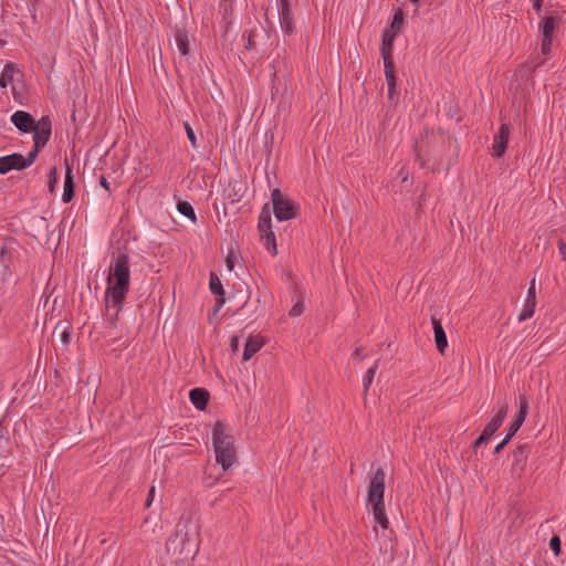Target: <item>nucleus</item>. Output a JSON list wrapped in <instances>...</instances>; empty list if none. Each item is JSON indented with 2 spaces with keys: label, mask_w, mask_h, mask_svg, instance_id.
<instances>
[{
  "label": "nucleus",
  "mask_w": 566,
  "mask_h": 566,
  "mask_svg": "<svg viewBox=\"0 0 566 566\" xmlns=\"http://www.w3.org/2000/svg\"><path fill=\"white\" fill-rule=\"evenodd\" d=\"M130 284V269L128 254L119 252L113 256L107 269L105 300L106 310L114 311L117 316L126 298Z\"/></svg>",
  "instance_id": "nucleus-1"
},
{
  "label": "nucleus",
  "mask_w": 566,
  "mask_h": 566,
  "mask_svg": "<svg viewBox=\"0 0 566 566\" xmlns=\"http://www.w3.org/2000/svg\"><path fill=\"white\" fill-rule=\"evenodd\" d=\"M212 446L216 461L227 471L238 463V452L234 446V438L229 428L217 422L212 429Z\"/></svg>",
  "instance_id": "nucleus-2"
},
{
  "label": "nucleus",
  "mask_w": 566,
  "mask_h": 566,
  "mask_svg": "<svg viewBox=\"0 0 566 566\" xmlns=\"http://www.w3.org/2000/svg\"><path fill=\"white\" fill-rule=\"evenodd\" d=\"M385 476L386 474L382 469H377L373 472L369 479L367 497V505L370 506L374 521L382 530H386L389 523L384 505Z\"/></svg>",
  "instance_id": "nucleus-3"
},
{
  "label": "nucleus",
  "mask_w": 566,
  "mask_h": 566,
  "mask_svg": "<svg viewBox=\"0 0 566 566\" xmlns=\"http://www.w3.org/2000/svg\"><path fill=\"white\" fill-rule=\"evenodd\" d=\"M36 159V150H30L27 156L18 153H13L7 156L0 157V175L15 169L22 170L30 167Z\"/></svg>",
  "instance_id": "nucleus-4"
},
{
  "label": "nucleus",
  "mask_w": 566,
  "mask_h": 566,
  "mask_svg": "<svg viewBox=\"0 0 566 566\" xmlns=\"http://www.w3.org/2000/svg\"><path fill=\"white\" fill-rule=\"evenodd\" d=\"M272 203L274 216L279 221H286L296 216V207L294 202L277 189L272 191Z\"/></svg>",
  "instance_id": "nucleus-5"
},
{
  "label": "nucleus",
  "mask_w": 566,
  "mask_h": 566,
  "mask_svg": "<svg viewBox=\"0 0 566 566\" xmlns=\"http://www.w3.org/2000/svg\"><path fill=\"white\" fill-rule=\"evenodd\" d=\"M20 75L19 67L12 63H7L0 73V88L6 90L11 86V92L14 101L22 104L24 96L20 93L14 84L15 80Z\"/></svg>",
  "instance_id": "nucleus-6"
},
{
  "label": "nucleus",
  "mask_w": 566,
  "mask_h": 566,
  "mask_svg": "<svg viewBox=\"0 0 566 566\" xmlns=\"http://www.w3.org/2000/svg\"><path fill=\"white\" fill-rule=\"evenodd\" d=\"M272 220L269 214V212L262 211V213L259 217V230L261 233V241L263 245L266 248V250L272 254H276V242H275V234L272 230Z\"/></svg>",
  "instance_id": "nucleus-7"
},
{
  "label": "nucleus",
  "mask_w": 566,
  "mask_h": 566,
  "mask_svg": "<svg viewBox=\"0 0 566 566\" xmlns=\"http://www.w3.org/2000/svg\"><path fill=\"white\" fill-rule=\"evenodd\" d=\"M31 132H33L34 142V146L31 150H36L38 154L39 149L44 147L51 137L52 127L49 117H42L36 123H34L33 129Z\"/></svg>",
  "instance_id": "nucleus-8"
},
{
  "label": "nucleus",
  "mask_w": 566,
  "mask_h": 566,
  "mask_svg": "<svg viewBox=\"0 0 566 566\" xmlns=\"http://www.w3.org/2000/svg\"><path fill=\"white\" fill-rule=\"evenodd\" d=\"M509 411V403L506 401H500L493 410V416L488 421L483 432L489 437H492L497 429L502 426Z\"/></svg>",
  "instance_id": "nucleus-9"
},
{
  "label": "nucleus",
  "mask_w": 566,
  "mask_h": 566,
  "mask_svg": "<svg viewBox=\"0 0 566 566\" xmlns=\"http://www.w3.org/2000/svg\"><path fill=\"white\" fill-rule=\"evenodd\" d=\"M277 14L282 31L290 34L293 31V18L290 0H279Z\"/></svg>",
  "instance_id": "nucleus-10"
},
{
  "label": "nucleus",
  "mask_w": 566,
  "mask_h": 566,
  "mask_svg": "<svg viewBox=\"0 0 566 566\" xmlns=\"http://www.w3.org/2000/svg\"><path fill=\"white\" fill-rule=\"evenodd\" d=\"M528 413V402L525 398H520L518 410L514 415V418L509 427V438H513L515 433L520 430L522 424L524 423L526 416Z\"/></svg>",
  "instance_id": "nucleus-11"
},
{
  "label": "nucleus",
  "mask_w": 566,
  "mask_h": 566,
  "mask_svg": "<svg viewBox=\"0 0 566 566\" xmlns=\"http://www.w3.org/2000/svg\"><path fill=\"white\" fill-rule=\"evenodd\" d=\"M509 136H510L509 126L506 124H502L499 133L494 136L493 146H492L493 156L500 158L501 156L504 155L506 145H507V140H509Z\"/></svg>",
  "instance_id": "nucleus-12"
},
{
  "label": "nucleus",
  "mask_w": 566,
  "mask_h": 566,
  "mask_svg": "<svg viewBox=\"0 0 566 566\" xmlns=\"http://www.w3.org/2000/svg\"><path fill=\"white\" fill-rule=\"evenodd\" d=\"M11 122L21 133H30L33 129V117L24 111H17L11 115Z\"/></svg>",
  "instance_id": "nucleus-13"
},
{
  "label": "nucleus",
  "mask_w": 566,
  "mask_h": 566,
  "mask_svg": "<svg viewBox=\"0 0 566 566\" xmlns=\"http://www.w3.org/2000/svg\"><path fill=\"white\" fill-rule=\"evenodd\" d=\"M65 176H64V187L62 193V201L67 203L74 197L75 191V182L72 167L66 163Z\"/></svg>",
  "instance_id": "nucleus-14"
},
{
  "label": "nucleus",
  "mask_w": 566,
  "mask_h": 566,
  "mask_svg": "<svg viewBox=\"0 0 566 566\" xmlns=\"http://www.w3.org/2000/svg\"><path fill=\"white\" fill-rule=\"evenodd\" d=\"M264 345V340L259 335H250L244 344L243 361H248L254 354H256Z\"/></svg>",
  "instance_id": "nucleus-15"
},
{
  "label": "nucleus",
  "mask_w": 566,
  "mask_h": 566,
  "mask_svg": "<svg viewBox=\"0 0 566 566\" xmlns=\"http://www.w3.org/2000/svg\"><path fill=\"white\" fill-rule=\"evenodd\" d=\"M437 349L443 354L448 347L447 334L440 321L432 318Z\"/></svg>",
  "instance_id": "nucleus-16"
},
{
  "label": "nucleus",
  "mask_w": 566,
  "mask_h": 566,
  "mask_svg": "<svg viewBox=\"0 0 566 566\" xmlns=\"http://www.w3.org/2000/svg\"><path fill=\"white\" fill-rule=\"evenodd\" d=\"M384 66L385 76L388 85V97L390 99H394L395 96L397 95L395 66L392 61H387V63H384Z\"/></svg>",
  "instance_id": "nucleus-17"
},
{
  "label": "nucleus",
  "mask_w": 566,
  "mask_h": 566,
  "mask_svg": "<svg viewBox=\"0 0 566 566\" xmlns=\"http://www.w3.org/2000/svg\"><path fill=\"white\" fill-rule=\"evenodd\" d=\"M174 43L181 56H187L190 51L188 33L185 30H178L174 35Z\"/></svg>",
  "instance_id": "nucleus-18"
},
{
  "label": "nucleus",
  "mask_w": 566,
  "mask_h": 566,
  "mask_svg": "<svg viewBox=\"0 0 566 566\" xmlns=\"http://www.w3.org/2000/svg\"><path fill=\"white\" fill-rule=\"evenodd\" d=\"M191 403L199 410H205L208 403L209 395L202 388L191 389L189 392Z\"/></svg>",
  "instance_id": "nucleus-19"
},
{
  "label": "nucleus",
  "mask_w": 566,
  "mask_h": 566,
  "mask_svg": "<svg viewBox=\"0 0 566 566\" xmlns=\"http://www.w3.org/2000/svg\"><path fill=\"white\" fill-rule=\"evenodd\" d=\"M395 36H396V32H391V31H386L382 34L381 55L384 59V63H387V61H391V51H392Z\"/></svg>",
  "instance_id": "nucleus-20"
},
{
  "label": "nucleus",
  "mask_w": 566,
  "mask_h": 566,
  "mask_svg": "<svg viewBox=\"0 0 566 566\" xmlns=\"http://www.w3.org/2000/svg\"><path fill=\"white\" fill-rule=\"evenodd\" d=\"M556 29V19L553 17H545L539 23L541 38H553Z\"/></svg>",
  "instance_id": "nucleus-21"
},
{
  "label": "nucleus",
  "mask_w": 566,
  "mask_h": 566,
  "mask_svg": "<svg viewBox=\"0 0 566 566\" xmlns=\"http://www.w3.org/2000/svg\"><path fill=\"white\" fill-rule=\"evenodd\" d=\"M536 308V300L526 298L524 300L523 308L518 315V322H524L531 318Z\"/></svg>",
  "instance_id": "nucleus-22"
},
{
  "label": "nucleus",
  "mask_w": 566,
  "mask_h": 566,
  "mask_svg": "<svg viewBox=\"0 0 566 566\" xmlns=\"http://www.w3.org/2000/svg\"><path fill=\"white\" fill-rule=\"evenodd\" d=\"M177 210L179 211V213L188 218L191 222L196 223V212L191 203H189L188 201H179L177 203Z\"/></svg>",
  "instance_id": "nucleus-23"
},
{
  "label": "nucleus",
  "mask_w": 566,
  "mask_h": 566,
  "mask_svg": "<svg viewBox=\"0 0 566 566\" xmlns=\"http://www.w3.org/2000/svg\"><path fill=\"white\" fill-rule=\"evenodd\" d=\"M377 368H378V361H375L374 365L371 367H369L367 369V371L365 373V375L363 377V387H364L365 391L368 390L369 387L371 386L375 375H376V371H377Z\"/></svg>",
  "instance_id": "nucleus-24"
},
{
  "label": "nucleus",
  "mask_w": 566,
  "mask_h": 566,
  "mask_svg": "<svg viewBox=\"0 0 566 566\" xmlns=\"http://www.w3.org/2000/svg\"><path fill=\"white\" fill-rule=\"evenodd\" d=\"M210 290L213 294L223 295V287L220 279L217 275L211 274L210 277Z\"/></svg>",
  "instance_id": "nucleus-25"
},
{
  "label": "nucleus",
  "mask_w": 566,
  "mask_h": 566,
  "mask_svg": "<svg viewBox=\"0 0 566 566\" xmlns=\"http://www.w3.org/2000/svg\"><path fill=\"white\" fill-rule=\"evenodd\" d=\"M59 336L62 345L65 347L69 346L72 339V327L70 325H64Z\"/></svg>",
  "instance_id": "nucleus-26"
},
{
  "label": "nucleus",
  "mask_w": 566,
  "mask_h": 566,
  "mask_svg": "<svg viewBox=\"0 0 566 566\" xmlns=\"http://www.w3.org/2000/svg\"><path fill=\"white\" fill-rule=\"evenodd\" d=\"M402 22H403V13L400 9H398L394 14V19L391 22V32L397 33V31H399L400 27L402 25Z\"/></svg>",
  "instance_id": "nucleus-27"
},
{
  "label": "nucleus",
  "mask_w": 566,
  "mask_h": 566,
  "mask_svg": "<svg viewBox=\"0 0 566 566\" xmlns=\"http://www.w3.org/2000/svg\"><path fill=\"white\" fill-rule=\"evenodd\" d=\"M48 177H49V190H50V192H53L55 189V186L59 181L56 167H52L50 169Z\"/></svg>",
  "instance_id": "nucleus-28"
},
{
  "label": "nucleus",
  "mask_w": 566,
  "mask_h": 566,
  "mask_svg": "<svg viewBox=\"0 0 566 566\" xmlns=\"http://www.w3.org/2000/svg\"><path fill=\"white\" fill-rule=\"evenodd\" d=\"M184 126H185V130L187 133V137H188L191 146L193 148H198L197 137H196V134H195L192 127L190 126V124L188 122H186L184 124Z\"/></svg>",
  "instance_id": "nucleus-29"
},
{
  "label": "nucleus",
  "mask_w": 566,
  "mask_h": 566,
  "mask_svg": "<svg viewBox=\"0 0 566 566\" xmlns=\"http://www.w3.org/2000/svg\"><path fill=\"white\" fill-rule=\"evenodd\" d=\"M541 39H542L541 51H542L543 55H547L552 51L553 38H541Z\"/></svg>",
  "instance_id": "nucleus-30"
},
{
  "label": "nucleus",
  "mask_w": 566,
  "mask_h": 566,
  "mask_svg": "<svg viewBox=\"0 0 566 566\" xmlns=\"http://www.w3.org/2000/svg\"><path fill=\"white\" fill-rule=\"evenodd\" d=\"M549 548L553 551V553L558 556L560 553V538L558 536H553L549 539Z\"/></svg>",
  "instance_id": "nucleus-31"
},
{
  "label": "nucleus",
  "mask_w": 566,
  "mask_h": 566,
  "mask_svg": "<svg viewBox=\"0 0 566 566\" xmlns=\"http://www.w3.org/2000/svg\"><path fill=\"white\" fill-rule=\"evenodd\" d=\"M304 306L301 302L293 305V307L290 311V315L292 316H298L303 313Z\"/></svg>",
  "instance_id": "nucleus-32"
},
{
  "label": "nucleus",
  "mask_w": 566,
  "mask_h": 566,
  "mask_svg": "<svg viewBox=\"0 0 566 566\" xmlns=\"http://www.w3.org/2000/svg\"><path fill=\"white\" fill-rule=\"evenodd\" d=\"M235 261L237 256L231 252L226 260V266L230 272L233 271Z\"/></svg>",
  "instance_id": "nucleus-33"
},
{
  "label": "nucleus",
  "mask_w": 566,
  "mask_h": 566,
  "mask_svg": "<svg viewBox=\"0 0 566 566\" xmlns=\"http://www.w3.org/2000/svg\"><path fill=\"white\" fill-rule=\"evenodd\" d=\"M526 298L536 300L535 279H533L530 283Z\"/></svg>",
  "instance_id": "nucleus-34"
},
{
  "label": "nucleus",
  "mask_w": 566,
  "mask_h": 566,
  "mask_svg": "<svg viewBox=\"0 0 566 566\" xmlns=\"http://www.w3.org/2000/svg\"><path fill=\"white\" fill-rule=\"evenodd\" d=\"M490 439H491V437H489L488 434H485L482 431L481 436L475 440L474 446L478 447V446L489 441Z\"/></svg>",
  "instance_id": "nucleus-35"
},
{
  "label": "nucleus",
  "mask_w": 566,
  "mask_h": 566,
  "mask_svg": "<svg viewBox=\"0 0 566 566\" xmlns=\"http://www.w3.org/2000/svg\"><path fill=\"white\" fill-rule=\"evenodd\" d=\"M511 439L512 438H509V434H506L505 438L495 447L494 452L499 453Z\"/></svg>",
  "instance_id": "nucleus-36"
},
{
  "label": "nucleus",
  "mask_w": 566,
  "mask_h": 566,
  "mask_svg": "<svg viewBox=\"0 0 566 566\" xmlns=\"http://www.w3.org/2000/svg\"><path fill=\"white\" fill-rule=\"evenodd\" d=\"M230 347H231L232 352H237L239 349L240 340H239L238 336H234V337L231 338Z\"/></svg>",
  "instance_id": "nucleus-37"
},
{
  "label": "nucleus",
  "mask_w": 566,
  "mask_h": 566,
  "mask_svg": "<svg viewBox=\"0 0 566 566\" xmlns=\"http://www.w3.org/2000/svg\"><path fill=\"white\" fill-rule=\"evenodd\" d=\"M558 250H559L562 258L566 261V242L559 241Z\"/></svg>",
  "instance_id": "nucleus-38"
},
{
  "label": "nucleus",
  "mask_w": 566,
  "mask_h": 566,
  "mask_svg": "<svg viewBox=\"0 0 566 566\" xmlns=\"http://www.w3.org/2000/svg\"><path fill=\"white\" fill-rule=\"evenodd\" d=\"M154 495H155V486H151L149 492H148V497H147V502H146V505L147 506H150L153 500H154Z\"/></svg>",
  "instance_id": "nucleus-39"
},
{
  "label": "nucleus",
  "mask_w": 566,
  "mask_h": 566,
  "mask_svg": "<svg viewBox=\"0 0 566 566\" xmlns=\"http://www.w3.org/2000/svg\"><path fill=\"white\" fill-rule=\"evenodd\" d=\"M354 359H364V355L360 349H356Z\"/></svg>",
  "instance_id": "nucleus-40"
},
{
  "label": "nucleus",
  "mask_w": 566,
  "mask_h": 566,
  "mask_svg": "<svg viewBox=\"0 0 566 566\" xmlns=\"http://www.w3.org/2000/svg\"><path fill=\"white\" fill-rule=\"evenodd\" d=\"M101 185H102L106 190H108V189H109V187H108V182H107V180H106V178H105V177H102V178H101Z\"/></svg>",
  "instance_id": "nucleus-41"
}]
</instances>
